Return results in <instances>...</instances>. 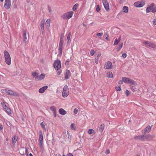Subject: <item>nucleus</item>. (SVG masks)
<instances>
[{
    "label": "nucleus",
    "mask_w": 156,
    "mask_h": 156,
    "mask_svg": "<svg viewBox=\"0 0 156 156\" xmlns=\"http://www.w3.org/2000/svg\"><path fill=\"white\" fill-rule=\"evenodd\" d=\"M144 135V140H150L153 139L154 137L153 136L150 134Z\"/></svg>",
    "instance_id": "11"
},
{
    "label": "nucleus",
    "mask_w": 156,
    "mask_h": 156,
    "mask_svg": "<svg viewBox=\"0 0 156 156\" xmlns=\"http://www.w3.org/2000/svg\"><path fill=\"white\" fill-rule=\"evenodd\" d=\"M1 105L3 108L4 109V110L6 109V108L7 107L5 103L4 102H2Z\"/></svg>",
    "instance_id": "37"
},
{
    "label": "nucleus",
    "mask_w": 156,
    "mask_h": 156,
    "mask_svg": "<svg viewBox=\"0 0 156 156\" xmlns=\"http://www.w3.org/2000/svg\"><path fill=\"white\" fill-rule=\"evenodd\" d=\"M70 36H71V33H69L67 36V40L68 41V42H70Z\"/></svg>",
    "instance_id": "38"
},
{
    "label": "nucleus",
    "mask_w": 156,
    "mask_h": 156,
    "mask_svg": "<svg viewBox=\"0 0 156 156\" xmlns=\"http://www.w3.org/2000/svg\"><path fill=\"white\" fill-rule=\"evenodd\" d=\"M88 133L89 134H91L95 132V131L92 129H90L88 130Z\"/></svg>",
    "instance_id": "36"
},
{
    "label": "nucleus",
    "mask_w": 156,
    "mask_h": 156,
    "mask_svg": "<svg viewBox=\"0 0 156 156\" xmlns=\"http://www.w3.org/2000/svg\"><path fill=\"white\" fill-rule=\"evenodd\" d=\"M3 128L2 126L1 125H0V130L2 129Z\"/></svg>",
    "instance_id": "64"
},
{
    "label": "nucleus",
    "mask_w": 156,
    "mask_h": 156,
    "mask_svg": "<svg viewBox=\"0 0 156 156\" xmlns=\"http://www.w3.org/2000/svg\"><path fill=\"white\" fill-rule=\"evenodd\" d=\"M128 8L126 6H124L122 10L123 12L125 13H127L128 12Z\"/></svg>",
    "instance_id": "26"
},
{
    "label": "nucleus",
    "mask_w": 156,
    "mask_h": 156,
    "mask_svg": "<svg viewBox=\"0 0 156 156\" xmlns=\"http://www.w3.org/2000/svg\"><path fill=\"white\" fill-rule=\"evenodd\" d=\"M51 23V20L50 19H48L46 20V25H47V27L48 29H49V26L50 25V24Z\"/></svg>",
    "instance_id": "24"
},
{
    "label": "nucleus",
    "mask_w": 156,
    "mask_h": 156,
    "mask_svg": "<svg viewBox=\"0 0 156 156\" xmlns=\"http://www.w3.org/2000/svg\"><path fill=\"white\" fill-rule=\"evenodd\" d=\"M17 137L15 136H14L12 138V143L14 144H15V143H16L17 140Z\"/></svg>",
    "instance_id": "25"
},
{
    "label": "nucleus",
    "mask_w": 156,
    "mask_h": 156,
    "mask_svg": "<svg viewBox=\"0 0 156 156\" xmlns=\"http://www.w3.org/2000/svg\"><path fill=\"white\" fill-rule=\"evenodd\" d=\"M65 78L66 80L69 79L71 76V72L69 70H68L65 73Z\"/></svg>",
    "instance_id": "15"
},
{
    "label": "nucleus",
    "mask_w": 156,
    "mask_h": 156,
    "mask_svg": "<svg viewBox=\"0 0 156 156\" xmlns=\"http://www.w3.org/2000/svg\"><path fill=\"white\" fill-rule=\"evenodd\" d=\"M115 88L117 91H120L121 90L120 86H117Z\"/></svg>",
    "instance_id": "42"
},
{
    "label": "nucleus",
    "mask_w": 156,
    "mask_h": 156,
    "mask_svg": "<svg viewBox=\"0 0 156 156\" xmlns=\"http://www.w3.org/2000/svg\"><path fill=\"white\" fill-rule=\"evenodd\" d=\"M95 62L96 63L98 64V58H95Z\"/></svg>",
    "instance_id": "54"
},
{
    "label": "nucleus",
    "mask_w": 156,
    "mask_h": 156,
    "mask_svg": "<svg viewBox=\"0 0 156 156\" xmlns=\"http://www.w3.org/2000/svg\"><path fill=\"white\" fill-rule=\"evenodd\" d=\"M122 79L124 81V82L126 83H130L131 84L135 85L136 83L135 81L128 77H122Z\"/></svg>",
    "instance_id": "3"
},
{
    "label": "nucleus",
    "mask_w": 156,
    "mask_h": 156,
    "mask_svg": "<svg viewBox=\"0 0 156 156\" xmlns=\"http://www.w3.org/2000/svg\"><path fill=\"white\" fill-rule=\"evenodd\" d=\"M148 45L150 47L154 48H155L156 47V45L153 43H151L150 42V43L149 44H148Z\"/></svg>",
    "instance_id": "31"
},
{
    "label": "nucleus",
    "mask_w": 156,
    "mask_h": 156,
    "mask_svg": "<svg viewBox=\"0 0 156 156\" xmlns=\"http://www.w3.org/2000/svg\"><path fill=\"white\" fill-rule=\"evenodd\" d=\"M55 69L58 70L61 67V62L59 60L55 61L53 64Z\"/></svg>",
    "instance_id": "6"
},
{
    "label": "nucleus",
    "mask_w": 156,
    "mask_h": 156,
    "mask_svg": "<svg viewBox=\"0 0 156 156\" xmlns=\"http://www.w3.org/2000/svg\"><path fill=\"white\" fill-rule=\"evenodd\" d=\"M35 5H34L32 3H30V5L29 6V9L30 10H34V9Z\"/></svg>",
    "instance_id": "30"
},
{
    "label": "nucleus",
    "mask_w": 156,
    "mask_h": 156,
    "mask_svg": "<svg viewBox=\"0 0 156 156\" xmlns=\"http://www.w3.org/2000/svg\"><path fill=\"white\" fill-rule=\"evenodd\" d=\"M50 109L51 111L53 112H55L56 111V108L54 106H52L50 107Z\"/></svg>",
    "instance_id": "39"
},
{
    "label": "nucleus",
    "mask_w": 156,
    "mask_h": 156,
    "mask_svg": "<svg viewBox=\"0 0 156 156\" xmlns=\"http://www.w3.org/2000/svg\"><path fill=\"white\" fill-rule=\"evenodd\" d=\"M102 2L105 9L107 11L109 10V6L107 0H102Z\"/></svg>",
    "instance_id": "10"
},
{
    "label": "nucleus",
    "mask_w": 156,
    "mask_h": 156,
    "mask_svg": "<svg viewBox=\"0 0 156 156\" xmlns=\"http://www.w3.org/2000/svg\"><path fill=\"white\" fill-rule=\"evenodd\" d=\"M44 21H41V23L40 27L42 30L44 31Z\"/></svg>",
    "instance_id": "29"
},
{
    "label": "nucleus",
    "mask_w": 156,
    "mask_h": 156,
    "mask_svg": "<svg viewBox=\"0 0 156 156\" xmlns=\"http://www.w3.org/2000/svg\"><path fill=\"white\" fill-rule=\"evenodd\" d=\"M113 75L112 72H110L107 73V76L109 78H112Z\"/></svg>",
    "instance_id": "34"
},
{
    "label": "nucleus",
    "mask_w": 156,
    "mask_h": 156,
    "mask_svg": "<svg viewBox=\"0 0 156 156\" xmlns=\"http://www.w3.org/2000/svg\"><path fill=\"white\" fill-rule=\"evenodd\" d=\"M48 9L49 12L51 13L52 12V10L51 8L49 6H48Z\"/></svg>",
    "instance_id": "48"
},
{
    "label": "nucleus",
    "mask_w": 156,
    "mask_h": 156,
    "mask_svg": "<svg viewBox=\"0 0 156 156\" xmlns=\"http://www.w3.org/2000/svg\"><path fill=\"white\" fill-rule=\"evenodd\" d=\"M40 135H39V143H43V134L41 131V130L40 131Z\"/></svg>",
    "instance_id": "19"
},
{
    "label": "nucleus",
    "mask_w": 156,
    "mask_h": 156,
    "mask_svg": "<svg viewBox=\"0 0 156 156\" xmlns=\"http://www.w3.org/2000/svg\"><path fill=\"white\" fill-rule=\"evenodd\" d=\"M90 54L91 56H93L95 54L94 51L93 50H91L90 52Z\"/></svg>",
    "instance_id": "44"
},
{
    "label": "nucleus",
    "mask_w": 156,
    "mask_h": 156,
    "mask_svg": "<svg viewBox=\"0 0 156 156\" xmlns=\"http://www.w3.org/2000/svg\"><path fill=\"white\" fill-rule=\"evenodd\" d=\"M64 34H61L60 36V40H62V41H63V36Z\"/></svg>",
    "instance_id": "51"
},
{
    "label": "nucleus",
    "mask_w": 156,
    "mask_h": 156,
    "mask_svg": "<svg viewBox=\"0 0 156 156\" xmlns=\"http://www.w3.org/2000/svg\"><path fill=\"white\" fill-rule=\"evenodd\" d=\"M45 75L43 74H41V75L38 76H37L35 78V80L36 81L44 79L45 77Z\"/></svg>",
    "instance_id": "17"
},
{
    "label": "nucleus",
    "mask_w": 156,
    "mask_h": 156,
    "mask_svg": "<svg viewBox=\"0 0 156 156\" xmlns=\"http://www.w3.org/2000/svg\"><path fill=\"white\" fill-rule=\"evenodd\" d=\"M100 10L99 5H97L96 8V11L97 12H99Z\"/></svg>",
    "instance_id": "45"
},
{
    "label": "nucleus",
    "mask_w": 156,
    "mask_h": 156,
    "mask_svg": "<svg viewBox=\"0 0 156 156\" xmlns=\"http://www.w3.org/2000/svg\"><path fill=\"white\" fill-rule=\"evenodd\" d=\"M53 114L54 115V117H55L56 116V111L53 112Z\"/></svg>",
    "instance_id": "60"
},
{
    "label": "nucleus",
    "mask_w": 156,
    "mask_h": 156,
    "mask_svg": "<svg viewBox=\"0 0 156 156\" xmlns=\"http://www.w3.org/2000/svg\"><path fill=\"white\" fill-rule=\"evenodd\" d=\"M110 153V150H109V149H108L106 151H105V153L106 154H109Z\"/></svg>",
    "instance_id": "58"
},
{
    "label": "nucleus",
    "mask_w": 156,
    "mask_h": 156,
    "mask_svg": "<svg viewBox=\"0 0 156 156\" xmlns=\"http://www.w3.org/2000/svg\"><path fill=\"white\" fill-rule=\"evenodd\" d=\"M145 4L144 2L143 1H140L135 2L134 4V5L136 7H143Z\"/></svg>",
    "instance_id": "7"
},
{
    "label": "nucleus",
    "mask_w": 156,
    "mask_h": 156,
    "mask_svg": "<svg viewBox=\"0 0 156 156\" xmlns=\"http://www.w3.org/2000/svg\"><path fill=\"white\" fill-rule=\"evenodd\" d=\"M48 88V87L47 86H44L39 90V92L40 93H42L45 91Z\"/></svg>",
    "instance_id": "18"
},
{
    "label": "nucleus",
    "mask_w": 156,
    "mask_h": 156,
    "mask_svg": "<svg viewBox=\"0 0 156 156\" xmlns=\"http://www.w3.org/2000/svg\"><path fill=\"white\" fill-rule=\"evenodd\" d=\"M69 91V89L67 85H65L63 88V91Z\"/></svg>",
    "instance_id": "41"
},
{
    "label": "nucleus",
    "mask_w": 156,
    "mask_h": 156,
    "mask_svg": "<svg viewBox=\"0 0 156 156\" xmlns=\"http://www.w3.org/2000/svg\"><path fill=\"white\" fill-rule=\"evenodd\" d=\"M69 61V60L68 59L67 60L66 62V64H68V62Z\"/></svg>",
    "instance_id": "63"
},
{
    "label": "nucleus",
    "mask_w": 156,
    "mask_h": 156,
    "mask_svg": "<svg viewBox=\"0 0 156 156\" xmlns=\"http://www.w3.org/2000/svg\"><path fill=\"white\" fill-rule=\"evenodd\" d=\"M59 113L62 115H65L67 112L62 108H60L58 110Z\"/></svg>",
    "instance_id": "20"
},
{
    "label": "nucleus",
    "mask_w": 156,
    "mask_h": 156,
    "mask_svg": "<svg viewBox=\"0 0 156 156\" xmlns=\"http://www.w3.org/2000/svg\"><path fill=\"white\" fill-rule=\"evenodd\" d=\"M68 156H73V155L72 154L69 153L68 154Z\"/></svg>",
    "instance_id": "62"
},
{
    "label": "nucleus",
    "mask_w": 156,
    "mask_h": 156,
    "mask_svg": "<svg viewBox=\"0 0 156 156\" xmlns=\"http://www.w3.org/2000/svg\"><path fill=\"white\" fill-rule=\"evenodd\" d=\"M151 126H148L147 127L145 128L144 130V134H145L146 133H149L151 131Z\"/></svg>",
    "instance_id": "16"
},
{
    "label": "nucleus",
    "mask_w": 156,
    "mask_h": 156,
    "mask_svg": "<svg viewBox=\"0 0 156 156\" xmlns=\"http://www.w3.org/2000/svg\"><path fill=\"white\" fill-rule=\"evenodd\" d=\"M43 143H39V146L41 150V151L42 152H43L44 151V148L43 146Z\"/></svg>",
    "instance_id": "32"
},
{
    "label": "nucleus",
    "mask_w": 156,
    "mask_h": 156,
    "mask_svg": "<svg viewBox=\"0 0 156 156\" xmlns=\"http://www.w3.org/2000/svg\"><path fill=\"white\" fill-rule=\"evenodd\" d=\"M150 42L148 41H144V42L143 43L145 44H147L148 45V44H149L150 43Z\"/></svg>",
    "instance_id": "52"
},
{
    "label": "nucleus",
    "mask_w": 156,
    "mask_h": 156,
    "mask_svg": "<svg viewBox=\"0 0 156 156\" xmlns=\"http://www.w3.org/2000/svg\"><path fill=\"white\" fill-rule=\"evenodd\" d=\"M28 150L27 148H26L25 149L23 147L20 149V153L21 155H23L24 154L25 152V153H27V155H28Z\"/></svg>",
    "instance_id": "14"
},
{
    "label": "nucleus",
    "mask_w": 156,
    "mask_h": 156,
    "mask_svg": "<svg viewBox=\"0 0 156 156\" xmlns=\"http://www.w3.org/2000/svg\"><path fill=\"white\" fill-rule=\"evenodd\" d=\"M123 43H121L119 45V47L116 48L117 51H119L121 49L122 47Z\"/></svg>",
    "instance_id": "33"
},
{
    "label": "nucleus",
    "mask_w": 156,
    "mask_h": 156,
    "mask_svg": "<svg viewBox=\"0 0 156 156\" xmlns=\"http://www.w3.org/2000/svg\"><path fill=\"white\" fill-rule=\"evenodd\" d=\"M2 90L3 93H5L6 94L12 95L17 96V94L15 91L12 90H9L7 89H3Z\"/></svg>",
    "instance_id": "4"
},
{
    "label": "nucleus",
    "mask_w": 156,
    "mask_h": 156,
    "mask_svg": "<svg viewBox=\"0 0 156 156\" xmlns=\"http://www.w3.org/2000/svg\"><path fill=\"white\" fill-rule=\"evenodd\" d=\"M73 112L75 114H77L78 112V110L76 108L74 109Z\"/></svg>",
    "instance_id": "50"
},
{
    "label": "nucleus",
    "mask_w": 156,
    "mask_h": 156,
    "mask_svg": "<svg viewBox=\"0 0 156 156\" xmlns=\"http://www.w3.org/2000/svg\"><path fill=\"white\" fill-rule=\"evenodd\" d=\"M125 93L126 96H128L129 94V91L127 90H126L125 91Z\"/></svg>",
    "instance_id": "53"
},
{
    "label": "nucleus",
    "mask_w": 156,
    "mask_h": 156,
    "mask_svg": "<svg viewBox=\"0 0 156 156\" xmlns=\"http://www.w3.org/2000/svg\"><path fill=\"white\" fill-rule=\"evenodd\" d=\"M5 111L9 115L11 113V109L8 108V107L5 109Z\"/></svg>",
    "instance_id": "27"
},
{
    "label": "nucleus",
    "mask_w": 156,
    "mask_h": 156,
    "mask_svg": "<svg viewBox=\"0 0 156 156\" xmlns=\"http://www.w3.org/2000/svg\"><path fill=\"white\" fill-rule=\"evenodd\" d=\"M113 67L112 62L110 61H108L106 62L104 67L105 69H110Z\"/></svg>",
    "instance_id": "8"
},
{
    "label": "nucleus",
    "mask_w": 156,
    "mask_h": 156,
    "mask_svg": "<svg viewBox=\"0 0 156 156\" xmlns=\"http://www.w3.org/2000/svg\"><path fill=\"white\" fill-rule=\"evenodd\" d=\"M40 125L44 129H45V126L44 124V123L43 122H41L40 124Z\"/></svg>",
    "instance_id": "47"
},
{
    "label": "nucleus",
    "mask_w": 156,
    "mask_h": 156,
    "mask_svg": "<svg viewBox=\"0 0 156 156\" xmlns=\"http://www.w3.org/2000/svg\"><path fill=\"white\" fill-rule=\"evenodd\" d=\"M105 125L104 124H102L99 127V130L100 132H102L104 129Z\"/></svg>",
    "instance_id": "23"
},
{
    "label": "nucleus",
    "mask_w": 156,
    "mask_h": 156,
    "mask_svg": "<svg viewBox=\"0 0 156 156\" xmlns=\"http://www.w3.org/2000/svg\"><path fill=\"white\" fill-rule=\"evenodd\" d=\"M61 72H62L61 71H58L57 72V75H60L61 74Z\"/></svg>",
    "instance_id": "59"
},
{
    "label": "nucleus",
    "mask_w": 156,
    "mask_h": 156,
    "mask_svg": "<svg viewBox=\"0 0 156 156\" xmlns=\"http://www.w3.org/2000/svg\"><path fill=\"white\" fill-rule=\"evenodd\" d=\"M151 11L152 12L154 13L156 12V7L154 3H151L150 5L147 7L146 9L147 13H149Z\"/></svg>",
    "instance_id": "1"
},
{
    "label": "nucleus",
    "mask_w": 156,
    "mask_h": 156,
    "mask_svg": "<svg viewBox=\"0 0 156 156\" xmlns=\"http://www.w3.org/2000/svg\"><path fill=\"white\" fill-rule=\"evenodd\" d=\"M27 32L26 30H24L23 32V42L25 43L26 42L27 38Z\"/></svg>",
    "instance_id": "21"
},
{
    "label": "nucleus",
    "mask_w": 156,
    "mask_h": 156,
    "mask_svg": "<svg viewBox=\"0 0 156 156\" xmlns=\"http://www.w3.org/2000/svg\"><path fill=\"white\" fill-rule=\"evenodd\" d=\"M119 41V40H118V39H116L114 41L113 45H115L118 44Z\"/></svg>",
    "instance_id": "40"
},
{
    "label": "nucleus",
    "mask_w": 156,
    "mask_h": 156,
    "mask_svg": "<svg viewBox=\"0 0 156 156\" xmlns=\"http://www.w3.org/2000/svg\"><path fill=\"white\" fill-rule=\"evenodd\" d=\"M134 139L136 140H140L144 141V135H140L139 136H135L134 137Z\"/></svg>",
    "instance_id": "13"
},
{
    "label": "nucleus",
    "mask_w": 156,
    "mask_h": 156,
    "mask_svg": "<svg viewBox=\"0 0 156 156\" xmlns=\"http://www.w3.org/2000/svg\"><path fill=\"white\" fill-rule=\"evenodd\" d=\"M153 22L154 24L156 25V19H154Z\"/></svg>",
    "instance_id": "56"
},
{
    "label": "nucleus",
    "mask_w": 156,
    "mask_h": 156,
    "mask_svg": "<svg viewBox=\"0 0 156 156\" xmlns=\"http://www.w3.org/2000/svg\"><path fill=\"white\" fill-rule=\"evenodd\" d=\"M79 6L78 4L76 3L74 5L73 7V10L74 11L76 10V8Z\"/></svg>",
    "instance_id": "35"
},
{
    "label": "nucleus",
    "mask_w": 156,
    "mask_h": 156,
    "mask_svg": "<svg viewBox=\"0 0 156 156\" xmlns=\"http://www.w3.org/2000/svg\"><path fill=\"white\" fill-rule=\"evenodd\" d=\"M131 89L132 91L136 93L137 91V89L134 86H131Z\"/></svg>",
    "instance_id": "28"
},
{
    "label": "nucleus",
    "mask_w": 156,
    "mask_h": 156,
    "mask_svg": "<svg viewBox=\"0 0 156 156\" xmlns=\"http://www.w3.org/2000/svg\"><path fill=\"white\" fill-rule=\"evenodd\" d=\"M4 56L6 64L9 65H10L11 62V57L9 52L6 50L4 51Z\"/></svg>",
    "instance_id": "2"
},
{
    "label": "nucleus",
    "mask_w": 156,
    "mask_h": 156,
    "mask_svg": "<svg viewBox=\"0 0 156 156\" xmlns=\"http://www.w3.org/2000/svg\"><path fill=\"white\" fill-rule=\"evenodd\" d=\"M70 127L73 130H75V128L74 127V124L73 123H72L71 124Z\"/></svg>",
    "instance_id": "46"
},
{
    "label": "nucleus",
    "mask_w": 156,
    "mask_h": 156,
    "mask_svg": "<svg viewBox=\"0 0 156 156\" xmlns=\"http://www.w3.org/2000/svg\"><path fill=\"white\" fill-rule=\"evenodd\" d=\"M123 82H124V81L122 79V80H119L118 83L120 84H123Z\"/></svg>",
    "instance_id": "55"
},
{
    "label": "nucleus",
    "mask_w": 156,
    "mask_h": 156,
    "mask_svg": "<svg viewBox=\"0 0 156 156\" xmlns=\"http://www.w3.org/2000/svg\"><path fill=\"white\" fill-rule=\"evenodd\" d=\"M122 57L123 58H125L126 57V54L125 53H124L122 54Z\"/></svg>",
    "instance_id": "57"
},
{
    "label": "nucleus",
    "mask_w": 156,
    "mask_h": 156,
    "mask_svg": "<svg viewBox=\"0 0 156 156\" xmlns=\"http://www.w3.org/2000/svg\"><path fill=\"white\" fill-rule=\"evenodd\" d=\"M69 94V91H63L62 92V96L64 98L67 97Z\"/></svg>",
    "instance_id": "22"
},
{
    "label": "nucleus",
    "mask_w": 156,
    "mask_h": 156,
    "mask_svg": "<svg viewBox=\"0 0 156 156\" xmlns=\"http://www.w3.org/2000/svg\"><path fill=\"white\" fill-rule=\"evenodd\" d=\"M38 73L36 72H34L32 73V76L34 77H36L38 76Z\"/></svg>",
    "instance_id": "43"
},
{
    "label": "nucleus",
    "mask_w": 156,
    "mask_h": 156,
    "mask_svg": "<svg viewBox=\"0 0 156 156\" xmlns=\"http://www.w3.org/2000/svg\"><path fill=\"white\" fill-rule=\"evenodd\" d=\"M103 34V33H97L96 34V35L97 36H98L99 37H101L102 35Z\"/></svg>",
    "instance_id": "49"
},
{
    "label": "nucleus",
    "mask_w": 156,
    "mask_h": 156,
    "mask_svg": "<svg viewBox=\"0 0 156 156\" xmlns=\"http://www.w3.org/2000/svg\"><path fill=\"white\" fill-rule=\"evenodd\" d=\"M73 13V12L72 11L65 13L62 15V18L65 19H69L72 17Z\"/></svg>",
    "instance_id": "5"
},
{
    "label": "nucleus",
    "mask_w": 156,
    "mask_h": 156,
    "mask_svg": "<svg viewBox=\"0 0 156 156\" xmlns=\"http://www.w3.org/2000/svg\"><path fill=\"white\" fill-rule=\"evenodd\" d=\"M63 41H62V40L59 41V44L58 45V55H61L62 53V48L63 47Z\"/></svg>",
    "instance_id": "9"
},
{
    "label": "nucleus",
    "mask_w": 156,
    "mask_h": 156,
    "mask_svg": "<svg viewBox=\"0 0 156 156\" xmlns=\"http://www.w3.org/2000/svg\"><path fill=\"white\" fill-rule=\"evenodd\" d=\"M123 13V11H121L119 12V13L118 14L119 15H122Z\"/></svg>",
    "instance_id": "61"
},
{
    "label": "nucleus",
    "mask_w": 156,
    "mask_h": 156,
    "mask_svg": "<svg viewBox=\"0 0 156 156\" xmlns=\"http://www.w3.org/2000/svg\"><path fill=\"white\" fill-rule=\"evenodd\" d=\"M10 0H5V3L4 4L5 8L6 9H9L10 7Z\"/></svg>",
    "instance_id": "12"
}]
</instances>
